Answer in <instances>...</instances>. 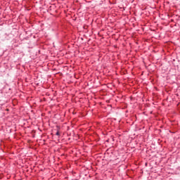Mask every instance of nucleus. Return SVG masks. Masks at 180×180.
Segmentation results:
<instances>
[{
    "label": "nucleus",
    "instance_id": "1",
    "mask_svg": "<svg viewBox=\"0 0 180 180\" xmlns=\"http://www.w3.org/2000/svg\"><path fill=\"white\" fill-rule=\"evenodd\" d=\"M56 136H60V133L59 132H56Z\"/></svg>",
    "mask_w": 180,
    "mask_h": 180
}]
</instances>
